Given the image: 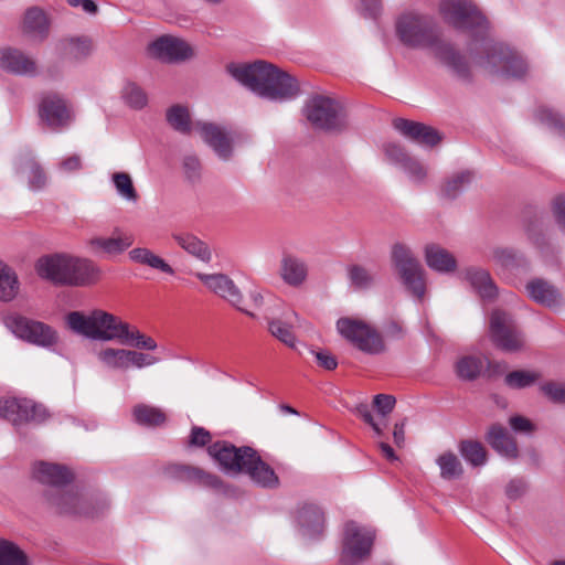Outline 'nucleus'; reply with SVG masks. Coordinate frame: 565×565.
Masks as SVG:
<instances>
[{
	"instance_id": "1",
	"label": "nucleus",
	"mask_w": 565,
	"mask_h": 565,
	"mask_svg": "<svg viewBox=\"0 0 565 565\" xmlns=\"http://www.w3.org/2000/svg\"><path fill=\"white\" fill-rule=\"evenodd\" d=\"M68 328L75 333L99 341L118 340L138 349L154 350L156 341L137 329H130L119 317L103 310H94L90 315L72 311L66 316Z\"/></svg>"
},
{
	"instance_id": "2",
	"label": "nucleus",
	"mask_w": 565,
	"mask_h": 565,
	"mask_svg": "<svg viewBox=\"0 0 565 565\" xmlns=\"http://www.w3.org/2000/svg\"><path fill=\"white\" fill-rule=\"evenodd\" d=\"M227 71L237 82L264 98L281 102L299 94L298 83L291 75L264 61L231 64Z\"/></svg>"
},
{
	"instance_id": "3",
	"label": "nucleus",
	"mask_w": 565,
	"mask_h": 565,
	"mask_svg": "<svg viewBox=\"0 0 565 565\" xmlns=\"http://www.w3.org/2000/svg\"><path fill=\"white\" fill-rule=\"evenodd\" d=\"M398 39L407 46H434L435 55L457 73L465 74L467 65L463 57L448 43H435L433 21L425 15L414 12L402 14L396 21Z\"/></svg>"
},
{
	"instance_id": "4",
	"label": "nucleus",
	"mask_w": 565,
	"mask_h": 565,
	"mask_svg": "<svg viewBox=\"0 0 565 565\" xmlns=\"http://www.w3.org/2000/svg\"><path fill=\"white\" fill-rule=\"evenodd\" d=\"M36 271L42 278L66 286L94 285L102 276L100 268L93 260L67 254L40 258Z\"/></svg>"
},
{
	"instance_id": "5",
	"label": "nucleus",
	"mask_w": 565,
	"mask_h": 565,
	"mask_svg": "<svg viewBox=\"0 0 565 565\" xmlns=\"http://www.w3.org/2000/svg\"><path fill=\"white\" fill-rule=\"evenodd\" d=\"M478 65L489 75L507 78H522L529 72L523 56L503 44H487Z\"/></svg>"
},
{
	"instance_id": "6",
	"label": "nucleus",
	"mask_w": 565,
	"mask_h": 565,
	"mask_svg": "<svg viewBox=\"0 0 565 565\" xmlns=\"http://www.w3.org/2000/svg\"><path fill=\"white\" fill-rule=\"evenodd\" d=\"M195 276L210 291L249 317H254V313L248 309V307L258 309L264 302L262 292L258 289H253L248 294L249 301L247 306H245L244 296L239 287L225 274L196 273Z\"/></svg>"
},
{
	"instance_id": "7",
	"label": "nucleus",
	"mask_w": 565,
	"mask_h": 565,
	"mask_svg": "<svg viewBox=\"0 0 565 565\" xmlns=\"http://www.w3.org/2000/svg\"><path fill=\"white\" fill-rule=\"evenodd\" d=\"M391 262L406 290L423 300L426 292L425 269L413 250L403 243H395L391 249Z\"/></svg>"
},
{
	"instance_id": "8",
	"label": "nucleus",
	"mask_w": 565,
	"mask_h": 565,
	"mask_svg": "<svg viewBox=\"0 0 565 565\" xmlns=\"http://www.w3.org/2000/svg\"><path fill=\"white\" fill-rule=\"evenodd\" d=\"M303 114L313 128L328 132L342 131L348 125L342 105L329 96L310 97L306 102Z\"/></svg>"
},
{
	"instance_id": "9",
	"label": "nucleus",
	"mask_w": 565,
	"mask_h": 565,
	"mask_svg": "<svg viewBox=\"0 0 565 565\" xmlns=\"http://www.w3.org/2000/svg\"><path fill=\"white\" fill-rule=\"evenodd\" d=\"M339 333L360 351L379 354L385 350L381 333L363 320L340 318L337 321Z\"/></svg>"
},
{
	"instance_id": "10",
	"label": "nucleus",
	"mask_w": 565,
	"mask_h": 565,
	"mask_svg": "<svg viewBox=\"0 0 565 565\" xmlns=\"http://www.w3.org/2000/svg\"><path fill=\"white\" fill-rule=\"evenodd\" d=\"M375 535L371 530L354 522L344 526L340 561L343 565H356L369 558Z\"/></svg>"
},
{
	"instance_id": "11",
	"label": "nucleus",
	"mask_w": 565,
	"mask_h": 565,
	"mask_svg": "<svg viewBox=\"0 0 565 565\" xmlns=\"http://www.w3.org/2000/svg\"><path fill=\"white\" fill-rule=\"evenodd\" d=\"M490 338L495 347L505 352L514 353L525 348L524 334L512 316L499 309L493 310L490 317Z\"/></svg>"
},
{
	"instance_id": "12",
	"label": "nucleus",
	"mask_w": 565,
	"mask_h": 565,
	"mask_svg": "<svg viewBox=\"0 0 565 565\" xmlns=\"http://www.w3.org/2000/svg\"><path fill=\"white\" fill-rule=\"evenodd\" d=\"M38 114L40 121L54 131L67 128L74 120L68 100L54 92L44 93L41 96Z\"/></svg>"
},
{
	"instance_id": "13",
	"label": "nucleus",
	"mask_w": 565,
	"mask_h": 565,
	"mask_svg": "<svg viewBox=\"0 0 565 565\" xmlns=\"http://www.w3.org/2000/svg\"><path fill=\"white\" fill-rule=\"evenodd\" d=\"M443 18L458 29H484L487 20L468 0H444L440 3Z\"/></svg>"
},
{
	"instance_id": "14",
	"label": "nucleus",
	"mask_w": 565,
	"mask_h": 565,
	"mask_svg": "<svg viewBox=\"0 0 565 565\" xmlns=\"http://www.w3.org/2000/svg\"><path fill=\"white\" fill-rule=\"evenodd\" d=\"M0 417L20 426L26 423L41 424L49 417V413L43 405L32 399L7 398L0 401Z\"/></svg>"
},
{
	"instance_id": "15",
	"label": "nucleus",
	"mask_w": 565,
	"mask_h": 565,
	"mask_svg": "<svg viewBox=\"0 0 565 565\" xmlns=\"http://www.w3.org/2000/svg\"><path fill=\"white\" fill-rule=\"evenodd\" d=\"M6 323L12 333L30 343L50 347L56 342L55 331L43 322L14 316L8 318Z\"/></svg>"
},
{
	"instance_id": "16",
	"label": "nucleus",
	"mask_w": 565,
	"mask_h": 565,
	"mask_svg": "<svg viewBox=\"0 0 565 565\" xmlns=\"http://www.w3.org/2000/svg\"><path fill=\"white\" fill-rule=\"evenodd\" d=\"M253 450L250 447L236 448L225 441L215 443L207 448L209 455L224 469L235 472L244 471Z\"/></svg>"
},
{
	"instance_id": "17",
	"label": "nucleus",
	"mask_w": 565,
	"mask_h": 565,
	"mask_svg": "<svg viewBox=\"0 0 565 565\" xmlns=\"http://www.w3.org/2000/svg\"><path fill=\"white\" fill-rule=\"evenodd\" d=\"M195 131L202 139L215 151L223 160H228L233 153L232 138L230 134L221 126L212 122H195Z\"/></svg>"
},
{
	"instance_id": "18",
	"label": "nucleus",
	"mask_w": 565,
	"mask_h": 565,
	"mask_svg": "<svg viewBox=\"0 0 565 565\" xmlns=\"http://www.w3.org/2000/svg\"><path fill=\"white\" fill-rule=\"evenodd\" d=\"M151 53L166 62H182L193 56V50L185 41L173 36H161L150 45Z\"/></svg>"
},
{
	"instance_id": "19",
	"label": "nucleus",
	"mask_w": 565,
	"mask_h": 565,
	"mask_svg": "<svg viewBox=\"0 0 565 565\" xmlns=\"http://www.w3.org/2000/svg\"><path fill=\"white\" fill-rule=\"evenodd\" d=\"M525 291L531 300L550 309L559 308L564 301L561 290L543 278L529 280L525 284Z\"/></svg>"
},
{
	"instance_id": "20",
	"label": "nucleus",
	"mask_w": 565,
	"mask_h": 565,
	"mask_svg": "<svg viewBox=\"0 0 565 565\" xmlns=\"http://www.w3.org/2000/svg\"><path fill=\"white\" fill-rule=\"evenodd\" d=\"M463 280H466L473 291L484 301L492 302L499 295L498 286L492 279L489 270L470 266L461 273Z\"/></svg>"
},
{
	"instance_id": "21",
	"label": "nucleus",
	"mask_w": 565,
	"mask_h": 565,
	"mask_svg": "<svg viewBox=\"0 0 565 565\" xmlns=\"http://www.w3.org/2000/svg\"><path fill=\"white\" fill-rule=\"evenodd\" d=\"M14 166L18 173L25 175L31 190L38 191L46 185V173L31 150L19 152Z\"/></svg>"
},
{
	"instance_id": "22",
	"label": "nucleus",
	"mask_w": 565,
	"mask_h": 565,
	"mask_svg": "<svg viewBox=\"0 0 565 565\" xmlns=\"http://www.w3.org/2000/svg\"><path fill=\"white\" fill-rule=\"evenodd\" d=\"M393 126L403 136L420 145L433 147L441 140L435 128L422 122L397 118L393 121Z\"/></svg>"
},
{
	"instance_id": "23",
	"label": "nucleus",
	"mask_w": 565,
	"mask_h": 565,
	"mask_svg": "<svg viewBox=\"0 0 565 565\" xmlns=\"http://www.w3.org/2000/svg\"><path fill=\"white\" fill-rule=\"evenodd\" d=\"M33 477L41 483L50 486L52 492L73 480V473L64 466L51 462H38L33 467Z\"/></svg>"
},
{
	"instance_id": "24",
	"label": "nucleus",
	"mask_w": 565,
	"mask_h": 565,
	"mask_svg": "<svg viewBox=\"0 0 565 565\" xmlns=\"http://www.w3.org/2000/svg\"><path fill=\"white\" fill-rule=\"evenodd\" d=\"M21 32L33 42L45 41L50 33V21L45 12L38 7L28 9L23 15Z\"/></svg>"
},
{
	"instance_id": "25",
	"label": "nucleus",
	"mask_w": 565,
	"mask_h": 565,
	"mask_svg": "<svg viewBox=\"0 0 565 565\" xmlns=\"http://www.w3.org/2000/svg\"><path fill=\"white\" fill-rule=\"evenodd\" d=\"M45 498L51 507L64 514H89L84 501L74 491L65 490L64 487L45 492Z\"/></svg>"
},
{
	"instance_id": "26",
	"label": "nucleus",
	"mask_w": 565,
	"mask_h": 565,
	"mask_svg": "<svg viewBox=\"0 0 565 565\" xmlns=\"http://www.w3.org/2000/svg\"><path fill=\"white\" fill-rule=\"evenodd\" d=\"M0 67L18 75H35L36 62L24 52L7 47L0 51Z\"/></svg>"
},
{
	"instance_id": "27",
	"label": "nucleus",
	"mask_w": 565,
	"mask_h": 565,
	"mask_svg": "<svg viewBox=\"0 0 565 565\" xmlns=\"http://www.w3.org/2000/svg\"><path fill=\"white\" fill-rule=\"evenodd\" d=\"M167 472L178 480L194 482L200 486L214 489L220 488L222 484V481L217 476L211 475L198 467L171 465L168 467Z\"/></svg>"
},
{
	"instance_id": "28",
	"label": "nucleus",
	"mask_w": 565,
	"mask_h": 565,
	"mask_svg": "<svg viewBox=\"0 0 565 565\" xmlns=\"http://www.w3.org/2000/svg\"><path fill=\"white\" fill-rule=\"evenodd\" d=\"M323 513L316 505H305L298 511L297 522L305 539H316L323 531Z\"/></svg>"
},
{
	"instance_id": "29",
	"label": "nucleus",
	"mask_w": 565,
	"mask_h": 565,
	"mask_svg": "<svg viewBox=\"0 0 565 565\" xmlns=\"http://www.w3.org/2000/svg\"><path fill=\"white\" fill-rule=\"evenodd\" d=\"M427 266L441 274H450L457 269L456 257L446 248L437 244H428L424 252Z\"/></svg>"
},
{
	"instance_id": "30",
	"label": "nucleus",
	"mask_w": 565,
	"mask_h": 565,
	"mask_svg": "<svg viewBox=\"0 0 565 565\" xmlns=\"http://www.w3.org/2000/svg\"><path fill=\"white\" fill-rule=\"evenodd\" d=\"M244 471L247 472L257 484L264 488H275L279 483V479L273 468L264 462L255 450H253Z\"/></svg>"
},
{
	"instance_id": "31",
	"label": "nucleus",
	"mask_w": 565,
	"mask_h": 565,
	"mask_svg": "<svg viewBox=\"0 0 565 565\" xmlns=\"http://www.w3.org/2000/svg\"><path fill=\"white\" fill-rule=\"evenodd\" d=\"M172 238L189 255L198 260L209 264L212 260V249L209 244L192 233H174Z\"/></svg>"
},
{
	"instance_id": "32",
	"label": "nucleus",
	"mask_w": 565,
	"mask_h": 565,
	"mask_svg": "<svg viewBox=\"0 0 565 565\" xmlns=\"http://www.w3.org/2000/svg\"><path fill=\"white\" fill-rule=\"evenodd\" d=\"M487 441L501 456L509 459H515L518 457L519 451L516 443L504 427L500 425L491 426L487 435Z\"/></svg>"
},
{
	"instance_id": "33",
	"label": "nucleus",
	"mask_w": 565,
	"mask_h": 565,
	"mask_svg": "<svg viewBox=\"0 0 565 565\" xmlns=\"http://www.w3.org/2000/svg\"><path fill=\"white\" fill-rule=\"evenodd\" d=\"M58 49L62 54L72 61H83L93 51V42L88 36H70L60 41Z\"/></svg>"
},
{
	"instance_id": "34",
	"label": "nucleus",
	"mask_w": 565,
	"mask_h": 565,
	"mask_svg": "<svg viewBox=\"0 0 565 565\" xmlns=\"http://www.w3.org/2000/svg\"><path fill=\"white\" fill-rule=\"evenodd\" d=\"M281 278L290 286H300L307 278L305 262L292 255H284L280 268Z\"/></svg>"
},
{
	"instance_id": "35",
	"label": "nucleus",
	"mask_w": 565,
	"mask_h": 565,
	"mask_svg": "<svg viewBox=\"0 0 565 565\" xmlns=\"http://www.w3.org/2000/svg\"><path fill=\"white\" fill-rule=\"evenodd\" d=\"M92 252L99 250L107 255H118L132 245V238L129 236L93 237L87 242Z\"/></svg>"
},
{
	"instance_id": "36",
	"label": "nucleus",
	"mask_w": 565,
	"mask_h": 565,
	"mask_svg": "<svg viewBox=\"0 0 565 565\" xmlns=\"http://www.w3.org/2000/svg\"><path fill=\"white\" fill-rule=\"evenodd\" d=\"M132 417L138 425L146 427L160 426L164 424L167 419L161 408L143 403L134 406Z\"/></svg>"
},
{
	"instance_id": "37",
	"label": "nucleus",
	"mask_w": 565,
	"mask_h": 565,
	"mask_svg": "<svg viewBox=\"0 0 565 565\" xmlns=\"http://www.w3.org/2000/svg\"><path fill=\"white\" fill-rule=\"evenodd\" d=\"M129 258L134 263L147 265L151 268L161 270L162 273L173 275V268L160 256L145 247H137L129 252Z\"/></svg>"
},
{
	"instance_id": "38",
	"label": "nucleus",
	"mask_w": 565,
	"mask_h": 565,
	"mask_svg": "<svg viewBox=\"0 0 565 565\" xmlns=\"http://www.w3.org/2000/svg\"><path fill=\"white\" fill-rule=\"evenodd\" d=\"M471 171H461L448 178L441 185L440 193L444 199L454 200L461 194L472 182Z\"/></svg>"
},
{
	"instance_id": "39",
	"label": "nucleus",
	"mask_w": 565,
	"mask_h": 565,
	"mask_svg": "<svg viewBox=\"0 0 565 565\" xmlns=\"http://www.w3.org/2000/svg\"><path fill=\"white\" fill-rule=\"evenodd\" d=\"M19 288L15 271L0 259V300L11 301L17 297Z\"/></svg>"
},
{
	"instance_id": "40",
	"label": "nucleus",
	"mask_w": 565,
	"mask_h": 565,
	"mask_svg": "<svg viewBox=\"0 0 565 565\" xmlns=\"http://www.w3.org/2000/svg\"><path fill=\"white\" fill-rule=\"evenodd\" d=\"M486 364L490 366L486 358L466 355L458 360L456 372L461 380L473 381L481 374Z\"/></svg>"
},
{
	"instance_id": "41",
	"label": "nucleus",
	"mask_w": 565,
	"mask_h": 565,
	"mask_svg": "<svg viewBox=\"0 0 565 565\" xmlns=\"http://www.w3.org/2000/svg\"><path fill=\"white\" fill-rule=\"evenodd\" d=\"M444 480L459 479L463 475V467L459 458L452 451H445L436 458Z\"/></svg>"
},
{
	"instance_id": "42",
	"label": "nucleus",
	"mask_w": 565,
	"mask_h": 565,
	"mask_svg": "<svg viewBox=\"0 0 565 565\" xmlns=\"http://www.w3.org/2000/svg\"><path fill=\"white\" fill-rule=\"evenodd\" d=\"M167 121L174 130L184 135L195 130V122L192 124L188 108L181 105H174L167 110Z\"/></svg>"
},
{
	"instance_id": "43",
	"label": "nucleus",
	"mask_w": 565,
	"mask_h": 565,
	"mask_svg": "<svg viewBox=\"0 0 565 565\" xmlns=\"http://www.w3.org/2000/svg\"><path fill=\"white\" fill-rule=\"evenodd\" d=\"M348 277L351 286L358 290L370 289L376 281L375 273L362 265H351L348 268Z\"/></svg>"
},
{
	"instance_id": "44",
	"label": "nucleus",
	"mask_w": 565,
	"mask_h": 565,
	"mask_svg": "<svg viewBox=\"0 0 565 565\" xmlns=\"http://www.w3.org/2000/svg\"><path fill=\"white\" fill-rule=\"evenodd\" d=\"M0 565H29V561L18 545L7 540H0Z\"/></svg>"
},
{
	"instance_id": "45",
	"label": "nucleus",
	"mask_w": 565,
	"mask_h": 565,
	"mask_svg": "<svg viewBox=\"0 0 565 565\" xmlns=\"http://www.w3.org/2000/svg\"><path fill=\"white\" fill-rule=\"evenodd\" d=\"M117 194L127 202L136 203L139 199L131 177L126 172H116L111 177Z\"/></svg>"
},
{
	"instance_id": "46",
	"label": "nucleus",
	"mask_w": 565,
	"mask_h": 565,
	"mask_svg": "<svg viewBox=\"0 0 565 565\" xmlns=\"http://www.w3.org/2000/svg\"><path fill=\"white\" fill-rule=\"evenodd\" d=\"M459 451L472 466H483L487 461V451L478 441L462 440L459 445Z\"/></svg>"
},
{
	"instance_id": "47",
	"label": "nucleus",
	"mask_w": 565,
	"mask_h": 565,
	"mask_svg": "<svg viewBox=\"0 0 565 565\" xmlns=\"http://www.w3.org/2000/svg\"><path fill=\"white\" fill-rule=\"evenodd\" d=\"M541 377L540 373L527 370H516L508 373L504 383L513 390H521L532 386Z\"/></svg>"
},
{
	"instance_id": "48",
	"label": "nucleus",
	"mask_w": 565,
	"mask_h": 565,
	"mask_svg": "<svg viewBox=\"0 0 565 565\" xmlns=\"http://www.w3.org/2000/svg\"><path fill=\"white\" fill-rule=\"evenodd\" d=\"M129 350L108 348L98 353V360L110 369H128Z\"/></svg>"
},
{
	"instance_id": "49",
	"label": "nucleus",
	"mask_w": 565,
	"mask_h": 565,
	"mask_svg": "<svg viewBox=\"0 0 565 565\" xmlns=\"http://www.w3.org/2000/svg\"><path fill=\"white\" fill-rule=\"evenodd\" d=\"M267 324L273 337L291 349L296 347V337L288 322L280 319H268Z\"/></svg>"
},
{
	"instance_id": "50",
	"label": "nucleus",
	"mask_w": 565,
	"mask_h": 565,
	"mask_svg": "<svg viewBox=\"0 0 565 565\" xmlns=\"http://www.w3.org/2000/svg\"><path fill=\"white\" fill-rule=\"evenodd\" d=\"M492 259L502 267L514 268L525 262L522 253L510 247H497L492 250Z\"/></svg>"
},
{
	"instance_id": "51",
	"label": "nucleus",
	"mask_w": 565,
	"mask_h": 565,
	"mask_svg": "<svg viewBox=\"0 0 565 565\" xmlns=\"http://www.w3.org/2000/svg\"><path fill=\"white\" fill-rule=\"evenodd\" d=\"M537 119L556 135L565 139V118L553 109L542 107L536 113Z\"/></svg>"
},
{
	"instance_id": "52",
	"label": "nucleus",
	"mask_w": 565,
	"mask_h": 565,
	"mask_svg": "<svg viewBox=\"0 0 565 565\" xmlns=\"http://www.w3.org/2000/svg\"><path fill=\"white\" fill-rule=\"evenodd\" d=\"M121 97L129 107L135 109H141L148 103L146 93L135 83H127L124 86Z\"/></svg>"
},
{
	"instance_id": "53",
	"label": "nucleus",
	"mask_w": 565,
	"mask_h": 565,
	"mask_svg": "<svg viewBox=\"0 0 565 565\" xmlns=\"http://www.w3.org/2000/svg\"><path fill=\"white\" fill-rule=\"evenodd\" d=\"M402 169L409 180L416 184L424 183L428 174L427 167L413 157L406 161Z\"/></svg>"
},
{
	"instance_id": "54",
	"label": "nucleus",
	"mask_w": 565,
	"mask_h": 565,
	"mask_svg": "<svg viewBox=\"0 0 565 565\" xmlns=\"http://www.w3.org/2000/svg\"><path fill=\"white\" fill-rule=\"evenodd\" d=\"M182 169L186 181L196 183L201 179L202 166L200 159L194 154H186L182 160Z\"/></svg>"
},
{
	"instance_id": "55",
	"label": "nucleus",
	"mask_w": 565,
	"mask_h": 565,
	"mask_svg": "<svg viewBox=\"0 0 565 565\" xmlns=\"http://www.w3.org/2000/svg\"><path fill=\"white\" fill-rule=\"evenodd\" d=\"M384 152L386 158L392 163L398 164L401 168L411 158L406 150L401 145L395 142H388L384 145Z\"/></svg>"
},
{
	"instance_id": "56",
	"label": "nucleus",
	"mask_w": 565,
	"mask_h": 565,
	"mask_svg": "<svg viewBox=\"0 0 565 565\" xmlns=\"http://www.w3.org/2000/svg\"><path fill=\"white\" fill-rule=\"evenodd\" d=\"M541 392L554 403H565V384L547 382L540 387Z\"/></svg>"
},
{
	"instance_id": "57",
	"label": "nucleus",
	"mask_w": 565,
	"mask_h": 565,
	"mask_svg": "<svg viewBox=\"0 0 565 565\" xmlns=\"http://www.w3.org/2000/svg\"><path fill=\"white\" fill-rule=\"evenodd\" d=\"M551 210L556 224L565 232V193L557 194L552 199Z\"/></svg>"
},
{
	"instance_id": "58",
	"label": "nucleus",
	"mask_w": 565,
	"mask_h": 565,
	"mask_svg": "<svg viewBox=\"0 0 565 565\" xmlns=\"http://www.w3.org/2000/svg\"><path fill=\"white\" fill-rule=\"evenodd\" d=\"M395 403V397L388 394H377L373 398V406L375 407L377 413L383 417L392 413Z\"/></svg>"
},
{
	"instance_id": "59",
	"label": "nucleus",
	"mask_w": 565,
	"mask_h": 565,
	"mask_svg": "<svg viewBox=\"0 0 565 565\" xmlns=\"http://www.w3.org/2000/svg\"><path fill=\"white\" fill-rule=\"evenodd\" d=\"M157 361H158L157 358H154L152 355L145 354V353H141V352H138V351L129 350L128 367L134 365V366H136L138 369H141V367H145V366L153 365L154 363H157Z\"/></svg>"
},
{
	"instance_id": "60",
	"label": "nucleus",
	"mask_w": 565,
	"mask_h": 565,
	"mask_svg": "<svg viewBox=\"0 0 565 565\" xmlns=\"http://www.w3.org/2000/svg\"><path fill=\"white\" fill-rule=\"evenodd\" d=\"M527 484L523 479H512L505 487V494L510 500H516L525 494Z\"/></svg>"
},
{
	"instance_id": "61",
	"label": "nucleus",
	"mask_w": 565,
	"mask_h": 565,
	"mask_svg": "<svg viewBox=\"0 0 565 565\" xmlns=\"http://www.w3.org/2000/svg\"><path fill=\"white\" fill-rule=\"evenodd\" d=\"M82 168V158L78 154L70 156L58 163V169L66 173L79 171Z\"/></svg>"
},
{
	"instance_id": "62",
	"label": "nucleus",
	"mask_w": 565,
	"mask_h": 565,
	"mask_svg": "<svg viewBox=\"0 0 565 565\" xmlns=\"http://www.w3.org/2000/svg\"><path fill=\"white\" fill-rule=\"evenodd\" d=\"M511 428L516 433H532L534 425L526 417L516 415L512 416L509 420Z\"/></svg>"
},
{
	"instance_id": "63",
	"label": "nucleus",
	"mask_w": 565,
	"mask_h": 565,
	"mask_svg": "<svg viewBox=\"0 0 565 565\" xmlns=\"http://www.w3.org/2000/svg\"><path fill=\"white\" fill-rule=\"evenodd\" d=\"M211 440V434L203 427H193L190 436V445L205 446Z\"/></svg>"
},
{
	"instance_id": "64",
	"label": "nucleus",
	"mask_w": 565,
	"mask_h": 565,
	"mask_svg": "<svg viewBox=\"0 0 565 565\" xmlns=\"http://www.w3.org/2000/svg\"><path fill=\"white\" fill-rule=\"evenodd\" d=\"M316 359L318 364L328 371L334 370L338 365L335 356L327 351L317 352Z\"/></svg>"
}]
</instances>
